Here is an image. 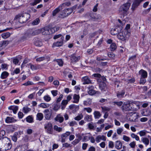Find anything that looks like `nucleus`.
<instances>
[{"mask_svg": "<svg viewBox=\"0 0 151 151\" xmlns=\"http://www.w3.org/2000/svg\"><path fill=\"white\" fill-rule=\"evenodd\" d=\"M0 145L5 150H9L12 147L10 140L6 137L0 138Z\"/></svg>", "mask_w": 151, "mask_h": 151, "instance_id": "1", "label": "nucleus"}, {"mask_svg": "<svg viewBox=\"0 0 151 151\" xmlns=\"http://www.w3.org/2000/svg\"><path fill=\"white\" fill-rule=\"evenodd\" d=\"M30 17V14L27 13L19 14L16 16L14 20H18L19 23H25L29 19Z\"/></svg>", "mask_w": 151, "mask_h": 151, "instance_id": "2", "label": "nucleus"}, {"mask_svg": "<svg viewBox=\"0 0 151 151\" xmlns=\"http://www.w3.org/2000/svg\"><path fill=\"white\" fill-rule=\"evenodd\" d=\"M130 36V33L127 30H124L122 32L119 33L117 36L118 38L122 41L127 40Z\"/></svg>", "mask_w": 151, "mask_h": 151, "instance_id": "3", "label": "nucleus"}, {"mask_svg": "<svg viewBox=\"0 0 151 151\" xmlns=\"http://www.w3.org/2000/svg\"><path fill=\"white\" fill-rule=\"evenodd\" d=\"M42 33L43 35H47L50 34L51 32V29H50L47 27L36 30L33 32V35H37Z\"/></svg>", "mask_w": 151, "mask_h": 151, "instance_id": "4", "label": "nucleus"}, {"mask_svg": "<svg viewBox=\"0 0 151 151\" xmlns=\"http://www.w3.org/2000/svg\"><path fill=\"white\" fill-rule=\"evenodd\" d=\"M45 129L48 134H52L53 132L52 124L50 122L45 125Z\"/></svg>", "mask_w": 151, "mask_h": 151, "instance_id": "5", "label": "nucleus"}, {"mask_svg": "<svg viewBox=\"0 0 151 151\" xmlns=\"http://www.w3.org/2000/svg\"><path fill=\"white\" fill-rule=\"evenodd\" d=\"M145 0H133L132 4V5L131 9L134 11L140 3Z\"/></svg>", "mask_w": 151, "mask_h": 151, "instance_id": "6", "label": "nucleus"}, {"mask_svg": "<svg viewBox=\"0 0 151 151\" xmlns=\"http://www.w3.org/2000/svg\"><path fill=\"white\" fill-rule=\"evenodd\" d=\"M130 5L131 4L129 3H127L124 4L121 6L120 10L122 11H123L126 12L129 9Z\"/></svg>", "mask_w": 151, "mask_h": 151, "instance_id": "7", "label": "nucleus"}, {"mask_svg": "<svg viewBox=\"0 0 151 151\" xmlns=\"http://www.w3.org/2000/svg\"><path fill=\"white\" fill-rule=\"evenodd\" d=\"M131 107H130L129 103H124L122 106V109L123 111H131Z\"/></svg>", "mask_w": 151, "mask_h": 151, "instance_id": "8", "label": "nucleus"}, {"mask_svg": "<svg viewBox=\"0 0 151 151\" xmlns=\"http://www.w3.org/2000/svg\"><path fill=\"white\" fill-rule=\"evenodd\" d=\"M49 110L48 109H45L44 111V113H45V119L47 120H50L52 114L50 112Z\"/></svg>", "mask_w": 151, "mask_h": 151, "instance_id": "9", "label": "nucleus"}, {"mask_svg": "<svg viewBox=\"0 0 151 151\" xmlns=\"http://www.w3.org/2000/svg\"><path fill=\"white\" fill-rule=\"evenodd\" d=\"M106 140V137L104 135H99L96 137L95 139V140L97 143L100 142L101 140L105 141Z\"/></svg>", "mask_w": 151, "mask_h": 151, "instance_id": "10", "label": "nucleus"}, {"mask_svg": "<svg viewBox=\"0 0 151 151\" xmlns=\"http://www.w3.org/2000/svg\"><path fill=\"white\" fill-rule=\"evenodd\" d=\"M70 58L72 62L76 63L80 60V57L79 56H76V55L74 54L71 55Z\"/></svg>", "mask_w": 151, "mask_h": 151, "instance_id": "11", "label": "nucleus"}, {"mask_svg": "<svg viewBox=\"0 0 151 151\" xmlns=\"http://www.w3.org/2000/svg\"><path fill=\"white\" fill-rule=\"evenodd\" d=\"M64 37H62L60 38L61 40L60 41L53 43L52 47H60L62 46L63 43V41L64 40Z\"/></svg>", "mask_w": 151, "mask_h": 151, "instance_id": "12", "label": "nucleus"}, {"mask_svg": "<svg viewBox=\"0 0 151 151\" xmlns=\"http://www.w3.org/2000/svg\"><path fill=\"white\" fill-rule=\"evenodd\" d=\"M54 119L55 121L61 123L63 122L64 118L60 114H59Z\"/></svg>", "mask_w": 151, "mask_h": 151, "instance_id": "13", "label": "nucleus"}, {"mask_svg": "<svg viewBox=\"0 0 151 151\" xmlns=\"http://www.w3.org/2000/svg\"><path fill=\"white\" fill-rule=\"evenodd\" d=\"M82 81L83 82L84 84H89L91 83V80L89 79L88 77L87 76L83 77L82 78Z\"/></svg>", "mask_w": 151, "mask_h": 151, "instance_id": "14", "label": "nucleus"}, {"mask_svg": "<svg viewBox=\"0 0 151 151\" xmlns=\"http://www.w3.org/2000/svg\"><path fill=\"white\" fill-rule=\"evenodd\" d=\"M138 115L136 114H134L129 117V120L131 121L136 122V119L138 118Z\"/></svg>", "mask_w": 151, "mask_h": 151, "instance_id": "15", "label": "nucleus"}, {"mask_svg": "<svg viewBox=\"0 0 151 151\" xmlns=\"http://www.w3.org/2000/svg\"><path fill=\"white\" fill-rule=\"evenodd\" d=\"M33 33H32V34H31L29 32H27L25 34L24 36L22 37V39L23 40H26L29 38H30L32 35H33Z\"/></svg>", "mask_w": 151, "mask_h": 151, "instance_id": "16", "label": "nucleus"}, {"mask_svg": "<svg viewBox=\"0 0 151 151\" xmlns=\"http://www.w3.org/2000/svg\"><path fill=\"white\" fill-rule=\"evenodd\" d=\"M70 109L72 110L73 112H75L79 109L78 106L75 105L74 104H72L70 105L69 106Z\"/></svg>", "mask_w": 151, "mask_h": 151, "instance_id": "17", "label": "nucleus"}, {"mask_svg": "<svg viewBox=\"0 0 151 151\" xmlns=\"http://www.w3.org/2000/svg\"><path fill=\"white\" fill-rule=\"evenodd\" d=\"M99 87L101 90L105 91L106 88V84L104 82H101L99 84Z\"/></svg>", "mask_w": 151, "mask_h": 151, "instance_id": "18", "label": "nucleus"}, {"mask_svg": "<svg viewBox=\"0 0 151 151\" xmlns=\"http://www.w3.org/2000/svg\"><path fill=\"white\" fill-rule=\"evenodd\" d=\"M139 73L141 75V77L146 78L147 77V73L143 70H140L139 72Z\"/></svg>", "mask_w": 151, "mask_h": 151, "instance_id": "19", "label": "nucleus"}, {"mask_svg": "<svg viewBox=\"0 0 151 151\" xmlns=\"http://www.w3.org/2000/svg\"><path fill=\"white\" fill-rule=\"evenodd\" d=\"M115 148L118 149H121L122 147V143L119 141H117L115 142Z\"/></svg>", "mask_w": 151, "mask_h": 151, "instance_id": "20", "label": "nucleus"}, {"mask_svg": "<svg viewBox=\"0 0 151 151\" xmlns=\"http://www.w3.org/2000/svg\"><path fill=\"white\" fill-rule=\"evenodd\" d=\"M73 98L74 99V101H73V103H78L80 99V96L79 95L74 94L73 95Z\"/></svg>", "mask_w": 151, "mask_h": 151, "instance_id": "21", "label": "nucleus"}, {"mask_svg": "<svg viewBox=\"0 0 151 151\" xmlns=\"http://www.w3.org/2000/svg\"><path fill=\"white\" fill-rule=\"evenodd\" d=\"M35 44L36 46L39 47H40L42 45L41 40L38 38L35 39Z\"/></svg>", "mask_w": 151, "mask_h": 151, "instance_id": "22", "label": "nucleus"}, {"mask_svg": "<svg viewBox=\"0 0 151 151\" xmlns=\"http://www.w3.org/2000/svg\"><path fill=\"white\" fill-rule=\"evenodd\" d=\"M6 122L8 123H10L16 121L14 119L11 117L8 116L5 119Z\"/></svg>", "mask_w": 151, "mask_h": 151, "instance_id": "23", "label": "nucleus"}, {"mask_svg": "<svg viewBox=\"0 0 151 151\" xmlns=\"http://www.w3.org/2000/svg\"><path fill=\"white\" fill-rule=\"evenodd\" d=\"M61 6H60L58 7L55 9L52 12V15L53 16H55L56 15V14L58 13L62 9L61 8Z\"/></svg>", "mask_w": 151, "mask_h": 151, "instance_id": "24", "label": "nucleus"}, {"mask_svg": "<svg viewBox=\"0 0 151 151\" xmlns=\"http://www.w3.org/2000/svg\"><path fill=\"white\" fill-rule=\"evenodd\" d=\"M29 65L30 66V68L33 70L38 69L40 68V66L38 65H32L29 63Z\"/></svg>", "mask_w": 151, "mask_h": 151, "instance_id": "25", "label": "nucleus"}, {"mask_svg": "<svg viewBox=\"0 0 151 151\" xmlns=\"http://www.w3.org/2000/svg\"><path fill=\"white\" fill-rule=\"evenodd\" d=\"M130 107H131V110H135L137 109L136 107H138V106H137L135 103L134 102L129 103Z\"/></svg>", "mask_w": 151, "mask_h": 151, "instance_id": "26", "label": "nucleus"}, {"mask_svg": "<svg viewBox=\"0 0 151 151\" xmlns=\"http://www.w3.org/2000/svg\"><path fill=\"white\" fill-rule=\"evenodd\" d=\"M9 73L6 71L3 72L1 75V78L2 79L6 78L8 76Z\"/></svg>", "mask_w": 151, "mask_h": 151, "instance_id": "27", "label": "nucleus"}, {"mask_svg": "<svg viewBox=\"0 0 151 151\" xmlns=\"http://www.w3.org/2000/svg\"><path fill=\"white\" fill-rule=\"evenodd\" d=\"M68 16V14H66V12L64 9L62 12H61L59 15L58 17L61 18H64Z\"/></svg>", "mask_w": 151, "mask_h": 151, "instance_id": "28", "label": "nucleus"}, {"mask_svg": "<svg viewBox=\"0 0 151 151\" xmlns=\"http://www.w3.org/2000/svg\"><path fill=\"white\" fill-rule=\"evenodd\" d=\"M141 140L146 146H147L149 144V140L146 137H143L142 138Z\"/></svg>", "mask_w": 151, "mask_h": 151, "instance_id": "29", "label": "nucleus"}, {"mask_svg": "<svg viewBox=\"0 0 151 151\" xmlns=\"http://www.w3.org/2000/svg\"><path fill=\"white\" fill-rule=\"evenodd\" d=\"M39 106L40 107L46 109L48 108L49 106L50 105L48 104L42 103H41Z\"/></svg>", "mask_w": 151, "mask_h": 151, "instance_id": "30", "label": "nucleus"}, {"mask_svg": "<svg viewBox=\"0 0 151 151\" xmlns=\"http://www.w3.org/2000/svg\"><path fill=\"white\" fill-rule=\"evenodd\" d=\"M43 118V114L41 113H39L37 115V119L40 121L42 120Z\"/></svg>", "mask_w": 151, "mask_h": 151, "instance_id": "31", "label": "nucleus"}, {"mask_svg": "<svg viewBox=\"0 0 151 151\" xmlns=\"http://www.w3.org/2000/svg\"><path fill=\"white\" fill-rule=\"evenodd\" d=\"M124 91L122 90L121 91H118L117 93V96L119 98L123 97L125 94Z\"/></svg>", "mask_w": 151, "mask_h": 151, "instance_id": "32", "label": "nucleus"}, {"mask_svg": "<svg viewBox=\"0 0 151 151\" xmlns=\"http://www.w3.org/2000/svg\"><path fill=\"white\" fill-rule=\"evenodd\" d=\"M18 107L17 106H12L9 107V109H10L12 110L14 113V114H16L17 111L18 110Z\"/></svg>", "mask_w": 151, "mask_h": 151, "instance_id": "33", "label": "nucleus"}, {"mask_svg": "<svg viewBox=\"0 0 151 151\" xmlns=\"http://www.w3.org/2000/svg\"><path fill=\"white\" fill-rule=\"evenodd\" d=\"M84 119L85 121H91L92 120V116L91 115H87L85 116Z\"/></svg>", "mask_w": 151, "mask_h": 151, "instance_id": "34", "label": "nucleus"}, {"mask_svg": "<svg viewBox=\"0 0 151 151\" xmlns=\"http://www.w3.org/2000/svg\"><path fill=\"white\" fill-rule=\"evenodd\" d=\"M118 32V30L117 28L112 29L111 30V34L113 35H115L117 34Z\"/></svg>", "mask_w": 151, "mask_h": 151, "instance_id": "35", "label": "nucleus"}, {"mask_svg": "<svg viewBox=\"0 0 151 151\" xmlns=\"http://www.w3.org/2000/svg\"><path fill=\"white\" fill-rule=\"evenodd\" d=\"M1 35L3 38L6 39L10 37V34L9 32H7L2 34Z\"/></svg>", "mask_w": 151, "mask_h": 151, "instance_id": "36", "label": "nucleus"}, {"mask_svg": "<svg viewBox=\"0 0 151 151\" xmlns=\"http://www.w3.org/2000/svg\"><path fill=\"white\" fill-rule=\"evenodd\" d=\"M93 114L95 119H99L101 116L100 113L98 111H95Z\"/></svg>", "mask_w": 151, "mask_h": 151, "instance_id": "37", "label": "nucleus"}, {"mask_svg": "<svg viewBox=\"0 0 151 151\" xmlns=\"http://www.w3.org/2000/svg\"><path fill=\"white\" fill-rule=\"evenodd\" d=\"M131 137L132 138L135 139L136 141H138L139 140V136L134 133L131 134Z\"/></svg>", "mask_w": 151, "mask_h": 151, "instance_id": "38", "label": "nucleus"}, {"mask_svg": "<svg viewBox=\"0 0 151 151\" xmlns=\"http://www.w3.org/2000/svg\"><path fill=\"white\" fill-rule=\"evenodd\" d=\"M40 20L39 18H37L33 21L32 24L33 25H37L40 22Z\"/></svg>", "mask_w": 151, "mask_h": 151, "instance_id": "39", "label": "nucleus"}, {"mask_svg": "<svg viewBox=\"0 0 151 151\" xmlns=\"http://www.w3.org/2000/svg\"><path fill=\"white\" fill-rule=\"evenodd\" d=\"M91 17L92 18L95 20L100 19L101 18V16L99 15H96L95 14L91 15Z\"/></svg>", "mask_w": 151, "mask_h": 151, "instance_id": "40", "label": "nucleus"}, {"mask_svg": "<svg viewBox=\"0 0 151 151\" xmlns=\"http://www.w3.org/2000/svg\"><path fill=\"white\" fill-rule=\"evenodd\" d=\"M54 129L58 132H60L62 130V128L59 127L57 125H55L54 127Z\"/></svg>", "mask_w": 151, "mask_h": 151, "instance_id": "41", "label": "nucleus"}, {"mask_svg": "<svg viewBox=\"0 0 151 151\" xmlns=\"http://www.w3.org/2000/svg\"><path fill=\"white\" fill-rule=\"evenodd\" d=\"M59 27L58 26H56L50 29H51V32H55L58 31L59 29Z\"/></svg>", "mask_w": 151, "mask_h": 151, "instance_id": "42", "label": "nucleus"}, {"mask_svg": "<svg viewBox=\"0 0 151 151\" xmlns=\"http://www.w3.org/2000/svg\"><path fill=\"white\" fill-rule=\"evenodd\" d=\"M116 44L114 43H112L110 45V49L111 51H114L116 49Z\"/></svg>", "mask_w": 151, "mask_h": 151, "instance_id": "43", "label": "nucleus"}, {"mask_svg": "<svg viewBox=\"0 0 151 151\" xmlns=\"http://www.w3.org/2000/svg\"><path fill=\"white\" fill-rule=\"evenodd\" d=\"M83 117V116L82 114H79L77 116L74 118L75 120L79 121Z\"/></svg>", "mask_w": 151, "mask_h": 151, "instance_id": "44", "label": "nucleus"}, {"mask_svg": "<svg viewBox=\"0 0 151 151\" xmlns=\"http://www.w3.org/2000/svg\"><path fill=\"white\" fill-rule=\"evenodd\" d=\"M23 110L24 113H27L31 110V109L27 106H25L23 107Z\"/></svg>", "mask_w": 151, "mask_h": 151, "instance_id": "45", "label": "nucleus"}, {"mask_svg": "<svg viewBox=\"0 0 151 151\" xmlns=\"http://www.w3.org/2000/svg\"><path fill=\"white\" fill-rule=\"evenodd\" d=\"M26 120L29 123H32L33 122V119L32 117L31 116H28L26 118Z\"/></svg>", "mask_w": 151, "mask_h": 151, "instance_id": "46", "label": "nucleus"}, {"mask_svg": "<svg viewBox=\"0 0 151 151\" xmlns=\"http://www.w3.org/2000/svg\"><path fill=\"white\" fill-rule=\"evenodd\" d=\"M73 11V9L71 8L65 9V12H66V14H68V16L71 14Z\"/></svg>", "mask_w": 151, "mask_h": 151, "instance_id": "47", "label": "nucleus"}, {"mask_svg": "<svg viewBox=\"0 0 151 151\" xmlns=\"http://www.w3.org/2000/svg\"><path fill=\"white\" fill-rule=\"evenodd\" d=\"M55 61L60 66H62L63 65V62L61 59H57Z\"/></svg>", "mask_w": 151, "mask_h": 151, "instance_id": "48", "label": "nucleus"}, {"mask_svg": "<svg viewBox=\"0 0 151 151\" xmlns=\"http://www.w3.org/2000/svg\"><path fill=\"white\" fill-rule=\"evenodd\" d=\"M33 83L31 81H28L25 83H23L22 85L25 86H28L29 85H33Z\"/></svg>", "mask_w": 151, "mask_h": 151, "instance_id": "49", "label": "nucleus"}, {"mask_svg": "<svg viewBox=\"0 0 151 151\" xmlns=\"http://www.w3.org/2000/svg\"><path fill=\"white\" fill-rule=\"evenodd\" d=\"M44 100L46 102H49L51 99V97L49 95H46L44 97Z\"/></svg>", "mask_w": 151, "mask_h": 151, "instance_id": "50", "label": "nucleus"}, {"mask_svg": "<svg viewBox=\"0 0 151 151\" xmlns=\"http://www.w3.org/2000/svg\"><path fill=\"white\" fill-rule=\"evenodd\" d=\"M70 132H67L63 134L61 136V138H65L70 134Z\"/></svg>", "mask_w": 151, "mask_h": 151, "instance_id": "51", "label": "nucleus"}, {"mask_svg": "<svg viewBox=\"0 0 151 151\" xmlns=\"http://www.w3.org/2000/svg\"><path fill=\"white\" fill-rule=\"evenodd\" d=\"M123 139L124 140L127 142H129L130 140V138L125 135H124L123 137Z\"/></svg>", "mask_w": 151, "mask_h": 151, "instance_id": "52", "label": "nucleus"}, {"mask_svg": "<svg viewBox=\"0 0 151 151\" xmlns=\"http://www.w3.org/2000/svg\"><path fill=\"white\" fill-rule=\"evenodd\" d=\"M88 127L89 129H93L94 128V126L93 125L92 122L89 123L87 124Z\"/></svg>", "mask_w": 151, "mask_h": 151, "instance_id": "53", "label": "nucleus"}, {"mask_svg": "<svg viewBox=\"0 0 151 151\" xmlns=\"http://www.w3.org/2000/svg\"><path fill=\"white\" fill-rule=\"evenodd\" d=\"M41 0H35L33 2L31 3L30 4L32 6H34L40 3Z\"/></svg>", "mask_w": 151, "mask_h": 151, "instance_id": "54", "label": "nucleus"}, {"mask_svg": "<svg viewBox=\"0 0 151 151\" xmlns=\"http://www.w3.org/2000/svg\"><path fill=\"white\" fill-rule=\"evenodd\" d=\"M45 58L44 57H40L36 58V61L37 62H40L44 60Z\"/></svg>", "mask_w": 151, "mask_h": 151, "instance_id": "55", "label": "nucleus"}, {"mask_svg": "<svg viewBox=\"0 0 151 151\" xmlns=\"http://www.w3.org/2000/svg\"><path fill=\"white\" fill-rule=\"evenodd\" d=\"M89 94L92 95L96 93V91L93 89H90L88 91Z\"/></svg>", "mask_w": 151, "mask_h": 151, "instance_id": "56", "label": "nucleus"}, {"mask_svg": "<svg viewBox=\"0 0 151 151\" xmlns=\"http://www.w3.org/2000/svg\"><path fill=\"white\" fill-rule=\"evenodd\" d=\"M129 145L132 148H134L136 145V142L135 141H133L129 144Z\"/></svg>", "mask_w": 151, "mask_h": 151, "instance_id": "57", "label": "nucleus"}, {"mask_svg": "<svg viewBox=\"0 0 151 151\" xmlns=\"http://www.w3.org/2000/svg\"><path fill=\"white\" fill-rule=\"evenodd\" d=\"M113 103L114 104V105L116 104L118 106H121L123 104V102L121 101L119 102L114 101Z\"/></svg>", "mask_w": 151, "mask_h": 151, "instance_id": "58", "label": "nucleus"}, {"mask_svg": "<svg viewBox=\"0 0 151 151\" xmlns=\"http://www.w3.org/2000/svg\"><path fill=\"white\" fill-rule=\"evenodd\" d=\"M146 134V132L145 130L141 131L139 132V134L140 136H144Z\"/></svg>", "mask_w": 151, "mask_h": 151, "instance_id": "59", "label": "nucleus"}, {"mask_svg": "<svg viewBox=\"0 0 151 151\" xmlns=\"http://www.w3.org/2000/svg\"><path fill=\"white\" fill-rule=\"evenodd\" d=\"M90 136L88 135V136H84L83 138V141H88L90 140Z\"/></svg>", "mask_w": 151, "mask_h": 151, "instance_id": "60", "label": "nucleus"}, {"mask_svg": "<svg viewBox=\"0 0 151 151\" xmlns=\"http://www.w3.org/2000/svg\"><path fill=\"white\" fill-rule=\"evenodd\" d=\"M109 148H113L114 147V142L111 141H110L109 142Z\"/></svg>", "mask_w": 151, "mask_h": 151, "instance_id": "61", "label": "nucleus"}, {"mask_svg": "<svg viewBox=\"0 0 151 151\" xmlns=\"http://www.w3.org/2000/svg\"><path fill=\"white\" fill-rule=\"evenodd\" d=\"M84 110L86 111L88 113H90L92 111V109L90 108H84Z\"/></svg>", "mask_w": 151, "mask_h": 151, "instance_id": "62", "label": "nucleus"}, {"mask_svg": "<svg viewBox=\"0 0 151 151\" xmlns=\"http://www.w3.org/2000/svg\"><path fill=\"white\" fill-rule=\"evenodd\" d=\"M5 134V131L2 130L0 131V137L1 138L3 137Z\"/></svg>", "mask_w": 151, "mask_h": 151, "instance_id": "63", "label": "nucleus"}, {"mask_svg": "<svg viewBox=\"0 0 151 151\" xmlns=\"http://www.w3.org/2000/svg\"><path fill=\"white\" fill-rule=\"evenodd\" d=\"M145 78L143 77H141L140 81V83L141 84H143L146 82V80Z\"/></svg>", "mask_w": 151, "mask_h": 151, "instance_id": "64", "label": "nucleus"}]
</instances>
